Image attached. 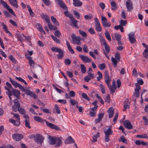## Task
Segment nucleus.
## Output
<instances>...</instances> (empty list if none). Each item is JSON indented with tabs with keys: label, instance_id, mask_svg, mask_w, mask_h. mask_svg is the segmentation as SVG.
<instances>
[{
	"label": "nucleus",
	"instance_id": "nucleus-19",
	"mask_svg": "<svg viewBox=\"0 0 148 148\" xmlns=\"http://www.w3.org/2000/svg\"><path fill=\"white\" fill-rule=\"evenodd\" d=\"M9 121L10 123H12L13 125L15 126H18L20 123V121H16L12 118L10 119Z\"/></svg>",
	"mask_w": 148,
	"mask_h": 148
},
{
	"label": "nucleus",
	"instance_id": "nucleus-50",
	"mask_svg": "<svg viewBox=\"0 0 148 148\" xmlns=\"http://www.w3.org/2000/svg\"><path fill=\"white\" fill-rule=\"evenodd\" d=\"M136 137L140 138H147V134H144L143 135H137Z\"/></svg>",
	"mask_w": 148,
	"mask_h": 148
},
{
	"label": "nucleus",
	"instance_id": "nucleus-8",
	"mask_svg": "<svg viewBox=\"0 0 148 148\" xmlns=\"http://www.w3.org/2000/svg\"><path fill=\"white\" fill-rule=\"evenodd\" d=\"M125 5L128 12H131L133 9V5L131 0H127L126 2Z\"/></svg>",
	"mask_w": 148,
	"mask_h": 148
},
{
	"label": "nucleus",
	"instance_id": "nucleus-16",
	"mask_svg": "<svg viewBox=\"0 0 148 148\" xmlns=\"http://www.w3.org/2000/svg\"><path fill=\"white\" fill-rule=\"evenodd\" d=\"M70 19L72 23L70 24L71 26L75 28H78V27L77 24V21L76 20L73 16L70 18Z\"/></svg>",
	"mask_w": 148,
	"mask_h": 148
},
{
	"label": "nucleus",
	"instance_id": "nucleus-1",
	"mask_svg": "<svg viewBox=\"0 0 148 148\" xmlns=\"http://www.w3.org/2000/svg\"><path fill=\"white\" fill-rule=\"evenodd\" d=\"M10 81L15 88L18 87L20 89L25 92V94L28 95L30 96L31 97L35 99H36L37 98V95L34 92L30 90L25 89L24 88L21 84L17 83L14 80L12 79L11 78H9Z\"/></svg>",
	"mask_w": 148,
	"mask_h": 148
},
{
	"label": "nucleus",
	"instance_id": "nucleus-24",
	"mask_svg": "<svg viewBox=\"0 0 148 148\" xmlns=\"http://www.w3.org/2000/svg\"><path fill=\"white\" fill-rule=\"evenodd\" d=\"M1 24L3 27V29L4 31L6 33H8L9 36H12V34L7 29L8 27L6 25L3 23H2Z\"/></svg>",
	"mask_w": 148,
	"mask_h": 148
},
{
	"label": "nucleus",
	"instance_id": "nucleus-41",
	"mask_svg": "<svg viewBox=\"0 0 148 148\" xmlns=\"http://www.w3.org/2000/svg\"><path fill=\"white\" fill-rule=\"evenodd\" d=\"M79 34H81L83 37L86 38L87 37V34L85 32L81 30H79Z\"/></svg>",
	"mask_w": 148,
	"mask_h": 148
},
{
	"label": "nucleus",
	"instance_id": "nucleus-45",
	"mask_svg": "<svg viewBox=\"0 0 148 148\" xmlns=\"http://www.w3.org/2000/svg\"><path fill=\"white\" fill-rule=\"evenodd\" d=\"M9 58L10 60L14 64H16V59L13 57L12 55H10L9 57Z\"/></svg>",
	"mask_w": 148,
	"mask_h": 148
},
{
	"label": "nucleus",
	"instance_id": "nucleus-53",
	"mask_svg": "<svg viewBox=\"0 0 148 148\" xmlns=\"http://www.w3.org/2000/svg\"><path fill=\"white\" fill-rule=\"evenodd\" d=\"M14 105H15L16 106H18V108H20V104L19 102L18 101V100L17 99H16L14 100Z\"/></svg>",
	"mask_w": 148,
	"mask_h": 148
},
{
	"label": "nucleus",
	"instance_id": "nucleus-44",
	"mask_svg": "<svg viewBox=\"0 0 148 148\" xmlns=\"http://www.w3.org/2000/svg\"><path fill=\"white\" fill-rule=\"evenodd\" d=\"M51 50L53 51L58 52H60L62 50H61L60 49L56 47H52L51 48Z\"/></svg>",
	"mask_w": 148,
	"mask_h": 148
},
{
	"label": "nucleus",
	"instance_id": "nucleus-36",
	"mask_svg": "<svg viewBox=\"0 0 148 148\" xmlns=\"http://www.w3.org/2000/svg\"><path fill=\"white\" fill-rule=\"evenodd\" d=\"M51 37L53 40L56 43L58 44H60V40L59 39H58L55 36H54L53 35H51Z\"/></svg>",
	"mask_w": 148,
	"mask_h": 148
},
{
	"label": "nucleus",
	"instance_id": "nucleus-9",
	"mask_svg": "<svg viewBox=\"0 0 148 148\" xmlns=\"http://www.w3.org/2000/svg\"><path fill=\"white\" fill-rule=\"evenodd\" d=\"M13 138L16 141L21 140L24 137L23 135L21 134L15 133L12 135Z\"/></svg>",
	"mask_w": 148,
	"mask_h": 148
},
{
	"label": "nucleus",
	"instance_id": "nucleus-47",
	"mask_svg": "<svg viewBox=\"0 0 148 148\" xmlns=\"http://www.w3.org/2000/svg\"><path fill=\"white\" fill-rule=\"evenodd\" d=\"M119 23L120 24V25L123 27V26H125L127 24V21L126 20L121 19L119 22Z\"/></svg>",
	"mask_w": 148,
	"mask_h": 148
},
{
	"label": "nucleus",
	"instance_id": "nucleus-25",
	"mask_svg": "<svg viewBox=\"0 0 148 148\" xmlns=\"http://www.w3.org/2000/svg\"><path fill=\"white\" fill-rule=\"evenodd\" d=\"M73 4L75 7H79L82 5V2H80L79 0H73Z\"/></svg>",
	"mask_w": 148,
	"mask_h": 148
},
{
	"label": "nucleus",
	"instance_id": "nucleus-55",
	"mask_svg": "<svg viewBox=\"0 0 148 148\" xmlns=\"http://www.w3.org/2000/svg\"><path fill=\"white\" fill-rule=\"evenodd\" d=\"M13 110L15 112H16L18 111V110L20 108H18V106H16L15 105H13L12 107Z\"/></svg>",
	"mask_w": 148,
	"mask_h": 148
},
{
	"label": "nucleus",
	"instance_id": "nucleus-57",
	"mask_svg": "<svg viewBox=\"0 0 148 148\" xmlns=\"http://www.w3.org/2000/svg\"><path fill=\"white\" fill-rule=\"evenodd\" d=\"M11 114H12L14 117L17 119V121H20V116L18 114L14 113L12 112Z\"/></svg>",
	"mask_w": 148,
	"mask_h": 148
},
{
	"label": "nucleus",
	"instance_id": "nucleus-46",
	"mask_svg": "<svg viewBox=\"0 0 148 148\" xmlns=\"http://www.w3.org/2000/svg\"><path fill=\"white\" fill-rule=\"evenodd\" d=\"M16 79L20 81V82H22L23 83H24L25 85H27V84L26 82L22 78H21V77H16Z\"/></svg>",
	"mask_w": 148,
	"mask_h": 148
},
{
	"label": "nucleus",
	"instance_id": "nucleus-4",
	"mask_svg": "<svg viewBox=\"0 0 148 148\" xmlns=\"http://www.w3.org/2000/svg\"><path fill=\"white\" fill-rule=\"evenodd\" d=\"M106 127L108 129H105L103 130L105 134V142H108L110 140V136L112 134L113 131L111 128V125L107 126Z\"/></svg>",
	"mask_w": 148,
	"mask_h": 148
},
{
	"label": "nucleus",
	"instance_id": "nucleus-54",
	"mask_svg": "<svg viewBox=\"0 0 148 148\" xmlns=\"http://www.w3.org/2000/svg\"><path fill=\"white\" fill-rule=\"evenodd\" d=\"M44 3V4L47 6L50 5L51 4V3L49 0H41Z\"/></svg>",
	"mask_w": 148,
	"mask_h": 148
},
{
	"label": "nucleus",
	"instance_id": "nucleus-17",
	"mask_svg": "<svg viewBox=\"0 0 148 148\" xmlns=\"http://www.w3.org/2000/svg\"><path fill=\"white\" fill-rule=\"evenodd\" d=\"M71 37L73 41L77 42L76 44L77 45H78L81 40V37L79 36L76 37L75 35L73 34L71 35Z\"/></svg>",
	"mask_w": 148,
	"mask_h": 148
},
{
	"label": "nucleus",
	"instance_id": "nucleus-31",
	"mask_svg": "<svg viewBox=\"0 0 148 148\" xmlns=\"http://www.w3.org/2000/svg\"><path fill=\"white\" fill-rule=\"evenodd\" d=\"M119 142L121 141L123 143H125V144H127V140L125 139L124 136L123 135L121 136V137L119 139Z\"/></svg>",
	"mask_w": 148,
	"mask_h": 148
},
{
	"label": "nucleus",
	"instance_id": "nucleus-42",
	"mask_svg": "<svg viewBox=\"0 0 148 148\" xmlns=\"http://www.w3.org/2000/svg\"><path fill=\"white\" fill-rule=\"evenodd\" d=\"M4 88L7 91V92H6V94L7 95H12V90L11 91V90L10 89L8 88L6 86H5Z\"/></svg>",
	"mask_w": 148,
	"mask_h": 148
},
{
	"label": "nucleus",
	"instance_id": "nucleus-39",
	"mask_svg": "<svg viewBox=\"0 0 148 148\" xmlns=\"http://www.w3.org/2000/svg\"><path fill=\"white\" fill-rule=\"evenodd\" d=\"M25 122V126L26 127L29 128H30L31 127L30 126V123L29 121L25 119L24 120Z\"/></svg>",
	"mask_w": 148,
	"mask_h": 148
},
{
	"label": "nucleus",
	"instance_id": "nucleus-61",
	"mask_svg": "<svg viewBox=\"0 0 148 148\" xmlns=\"http://www.w3.org/2000/svg\"><path fill=\"white\" fill-rule=\"evenodd\" d=\"M40 110L43 111L44 112L47 113H50L51 112H50L47 109H44L42 107L40 108Z\"/></svg>",
	"mask_w": 148,
	"mask_h": 148
},
{
	"label": "nucleus",
	"instance_id": "nucleus-32",
	"mask_svg": "<svg viewBox=\"0 0 148 148\" xmlns=\"http://www.w3.org/2000/svg\"><path fill=\"white\" fill-rule=\"evenodd\" d=\"M111 60L112 63L113 64L114 66L115 67H116L117 66V63L118 62H118V60L114 58L113 57H112Z\"/></svg>",
	"mask_w": 148,
	"mask_h": 148
},
{
	"label": "nucleus",
	"instance_id": "nucleus-6",
	"mask_svg": "<svg viewBox=\"0 0 148 148\" xmlns=\"http://www.w3.org/2000/svg\"><path fill=\"white\" fill-rule=\"evenodd\" d=\"M43 137L40 134H36L34 136L35 141L38 144H41L43 142Z\"/></svg>",
	"mask_w": 148,
	"mask_h": 148
},
{
	"label": "nucleus",
	"instance_id": "nucleus-62",
	"mask_svg": "<svg viewBox=\"0 0 148 148\" xmlns=\"http://www.w3.org/2000/svg\"><path fill=\"white\" fill-rule=\"evenodd\" d=\"M3 12L6 17L10 18V14L7 10L4 11Z\"/></svg>",
	"mask_w": 148,
	"mask_h": 148
},
{
	"label": "nucleus",
	"instance_id": "nucleus-28",
	"mask_svg": "<svg viewBox=\"0 0 148 148\" xmlns=\"http://www.w3.org/2000/svg\"><path fill=\"white\" fill-rule=\"evenodd\" d=\"M111 6L112 7L111 9L113 10H114L117 8V6L115 2L113 0H112L111 3Z\"/></svg>",
	"mask_w": 148,
	"mask_h": 148
},
{
	"label": "nucleus",
	"instance_id": "nucleus-2",
	"mask_svg": "<svg viewBox=\"0 0 148 148\" xmlns=\"http://www.w3.org/2000/svg\"><path fill=\"white\" fill-rule=\"evenodd\" d=\"M34 119L36 121L41 123H44L45 122H46L47 126L51 128L57 130H60V128L57 126L51 123H50L46 120L42 119L39 116H34Z\"/></svg>",
	"mask_w": 148,
	"mask_h": 148
},
{
	"label": "nucleus",
	"instance_id": "nucleus-33",
	"mask_svg": "<svg viewBox=\"0 0 148 148\" xmlns=\"http://www.w3.org/2000/svg\"><path fill=\"white\" fill-rule=\"evenodd\" d=\"M38 26V29L40 32L42 33H43L44 34H45V33L42 28V27L41 25L39 23L37 25Z\"/></svg>",
	"mask_w": 148,
	"mask_h": 148
},
{
	"label": "nucleus",
	"instance_id": "nucleus-29",
	"mask_svg": "<svg viewBox=\"0 0 148 148\" xmlns=\"http://www.w3.org/2000/svg\"><path fill=\"white\" fill-rule=\"evenodd\" d=\"M100 133L98 132L96 135H94L93 137V139L92 140V142L94 143L96 142L97 141V138L99 136Z\"/></svg>",
	"mask_w": 148,
	"mask_h": 148
},
{
	"label": "nucleus",
	"instance_id": "nucleus-22",
	"mask_svg": "<svg viewBox=\"0 0 148 148\" xmlns=\"http://www.w3.org/2000/svg\"><path fill=\"white\" fill-rule=\"evenodd\" d=\"M89 55L92 57L94 59H96V56L95 54L96 55H98L99 53L97 49H95L94 50V51H90L89 53Z\"/></svg>",
	"mask_w": 148,
	"mask_h": 148
},
{
	"label": "nucleus",
	"instance_id": "nucleus-56",
	"mask_svg": "<svg viewBox=\"0 0 148 148\" xmlns=\"http://www.w3.org/2000/svg\"><path fill=\"white\" fill-rule=\"evenodd\" d=\"M54 35L55 37L58 38H59L61 35V33L58 30H56L54 32Z\"/></svg>",
	"mask_w": 148,
	"mask_h": 148
},
{
	"label": "nucleus",
	"instance_id": "nucleus-40",
	"mask_svg": "<svg viewBox=\"0 0 148 148\" xmlns=\"http://www.w3.org/2000/svg\"><path fill=\"white\" fill-rule=\"evenodd\" d=\"M105 81L107 85L109 87V83L110 82L111 79L109 77H104Z\"/></svg>",
	"mask_w": 148,
	"mask_h": 148
},
{
	"label": "nucleus",
	"instance_id": "nucleus-15",
	"mask_svg": "<svg viewBox=\"0 0 148 148\" xmlns=\"http://www.w3.org/2000/svg\"><path fill=\"white\" fill-rule=\"evenodd\" d=\"M102 41L104 46L105 49L106 51V52L107 54H108L110 50V47L107 44L104 39L103 38L102 39Z\"/></svg>",
	"mask_w": 148,
	"mask_h": 148
},
{
	"label": "nucleus",
	"instance_id": "nucleus-30",
	"mask_svg": "<svg viewBox=\"0 0 148 148\" xmlns=\"http://www.w3.org/2000/svg\"><path fill=\"white\" fill-rule=\"evenodd\" d=\"M51 19L52 22L56 25L59 26V23L54 17L51 16Z\"/></svg>",
	"mask_w": 148,
	"mask_h": 148
},
{
	"label": "nucleus",
	"instance_id": "nucleus-48",
	"mask_svg": "<svg viewBox=\"0 0 148 148\" xmlns=\"http://www.w3.org/2000/svg\"><path fill=\"white\" fill-rule=\"evenodd\" d=\"M81 72L83 73H84L86 72V68L85 66L83 64H81Z\"/></svg>",
	"mask_w": 148,
	"mask_h": 148
},
{
	"label": "nucleus",
	"instance_id": "nucleus-58",
	"mask_svg": "<svg viewBox=\"0 0 148 148\" xmlns=\"http://www.w3.org/2000/svg\"><path fill=\"white\" fill-rule=\"evenodd\" d=\"M88 32L91 34H94L95 32L94 29L92 27H90L88 30Z\"/></svg>",
	"mask_w": 148,
	"mask_h": 148
},
{
	"label": "nucleus",
	"instance_id": "nucleus-21",
	"mask_svg": "<svg viewBox=\"0 0 148 148\" xmlns=\"http://www.w3.org/2000/svg\"><path fill=\"white\" fill-rule=\"evenodd\" d=\"M18 39L20 41H23L24 40V37L25 36L23 34H21L19 33H17L16 34Z\"/></svg>",
	"mask_w": 148,
	"mask_h": 148
},
{
	"label": "nucleus",
	"instance_id": "nucleus-27",
	"mask_svg": "<svg viewBox=\"0 0 148 148\" xmlns=\"http://www.w3.org/2000/svg\"><path fill=\"white\" fill-rule=\"evenodd\" d=\"M9 1L14 7L16 8H18V6L17 4V2L16 0H9Z\"/></svg>",
	"mask_w": 148,
	"mask_h": 148
},
{
	"label": "nucleus",
	"instance_id": "nucleus-38",
	"mask_svg": "<svg viewBox=\"0 0 148 148\" xmlns=\"http://www.w3.org/2000/svg\"><path fill=\"white\" fill-rule=\"evenodd\" d=\"M59 53V54L57 55L58 58V59H61L63 57L64 51L62 50Z\"/></svg>",
	"mask_w": 148,
	"mask_h": 148
},
{
	"label": "nucleus",
	"instance_id": "nucleus-26",
	"mask_svg": "<svg viewBox=\"0 0 148 148\" xmlns=\"http://www.w3.org/2000/svg\"><path fill=\"white\" fill-rule=\"evenodd\" d=\"M108 112L109 114V118H111L113 116L114 113L112 108V107L109 108L108 110Z\"/></svg>",
	"mask_w": 148,
	"mask_h": 148
},
{
	"label": "nucleus",
	"instance_id": "nucleus-34",
	"mask_svg": "<svg viewBox=\"0 0 148 148\" xmlns=\"http://www.w3.org/2000/svg\"><path fill=\"white\" fill-rule=\"evenodd\" d=\"M105 35L106 38L109 41H111V40L110 35L109 32L107 31H106L105 32Z\"/></svg>",
	"mask_w": 148,
	"mask_h": 148
},
{
	"label": "nucleus",
	"instance_id": "nucleus-11",
	"mask_svg": "<svg viewBox=\"0 0 148 148\" xmlns=\"http://www.w3.org/2000/svg\"><path fill=\"white\" fill-rule=\"evenodd\" d=\"M55 1L57 3L59 6L63 9L66 10H68L67 6L62 0H55Z\"/></svg>",
	"mask_w": 148,
	"mask_h": 148
},
{
	"label": "nucleus",
	"instance_id": "nucleus-7",
	"mask_svg": "<svg viewBox=\"0 0 148 148\" xmlns=\"http://www.w3.org/2000/svg\"><path fill=\"white\" fill-rule=\"evenodd\" d=\"M95 21L96 30L98 32H101L102 31V29L98 19L97 18H95Z\"/></svg>",
	"mask_w": 148,
	"mask_h": 148
},
{
	"label": "nucleus",
	"instance_id": "nucleus-49",
	"mask_svg": "<svg viewBox=\"0 0 148 148\" xmlns=\"http://www.w3.org/2000/svg\"><path fill=\"white\" fill-rule=\"evenodd\" d=\"M143 54L144 55L145 58H148V49H145Z\"/></svg>",
	"mask_w": 148,
	"mask_h": 148
},
{
	"label": "nucleus",
	"instance_id": "nucleus-14",
	"mask_svg": "<svg viewBox=\"0 0 148 148\" xmlns=\"http://www.w3.org/2000/svg\"><path fill=\"white\" fill-rule=\"evenodd\" d=\"M124 126L128 129H132L133 128L130 122L128 120H125L124 122Z\"/></svg>",
	"mask_w": 148,
	"mask_h": 148
},
{
	"label": "nucleus",
	"instance_id": "nucleus-59",
	"mask_svg": "<svg viewBox=\"0 0 148 148\" xmlns=\"http://www.w3.org/2000/svg\"><path fill=\"white\" fill-rule=\"evenodd\" d=\"M99 67L101 70H103L106 68V65L104 63H102L99 64Z\"/></svg>",
	"mask_w": 148,
	"mask_h": 148
},
{
	"label": "nucleus",
	"instance_id": "nucleus-51",
	"mask_svg": "<svg viewBox=\"0 0 148 148\" xmlns=\"http://www.w3.org/2000/svg\"><path fill=\"white\" fill-rule=\"evenodd\" d=\"M55 109L56 110V112L58 114H60L61 112L59 107L57 104H56L55 106Z\"/></svg>",
	"mask_w": 148,
	"mask_h": 148
},
{
	"label": "nucleus",
	"instance_id": "nucleus-10",
	"mask_svg": "<svg viewBox=\"0 0 148 148\" xmlns=\"http://www.w3.org/2000/svg\"><path fill=\"white\" fill-rule=\"evenodd\" d=\"M101 20V23L104 27H108L111 26V23L110 22H107L108 21L106 17L102 16Z\"/></svg>",
	"mask_w": 148,
	"mask_h": 148
},
{
	"label": "nucleus",
	"instance_id": "nucleus-13",
	"mask_svg": "<svg viewBox=\"0 0 148 148\" xmlns=\"http://www.w3.org/2000/svg\"><path fill=\"white\" fill-rule=\"evenodd\" d=\"M79 57L84 62L90 63L91 61V59L88 58L87 56L80 54L79 55Z\"/></svg>",
	"mask_w": 148,
	"mask_h": 148
},
{
	"label": "nucleus",
	"instance_id": "nucleus-60",
	"mask_svg": "<svg viewBox=\"0 0 148 148\" xmlns=\"http://www.w3.org/2000/svg\"><path fill=\"white\" fill-rule=\"evenodd\" d=\"M64 62L66 65H69L71 64V61L69 59L67 58L65 60Z\"/></svg>",
	"mask_w": 148,
	"mask_h": 148
},
{
	"label": "nucleus",
	"instance_id": "nucleus-37",
	"mask_svg": "<svg viewBox=\"0 0 148 148\" xmlns=\"http://www.w3.org/2000/svg\"><path fill=\"white\" fill-rule=\"evenodd\" d=\"M19 113L22 115L26 114V112L25 110L23 109L22 107L19 108L18 110Z\"/></svg>",
	"mask_w": 148,
	"mask_h": 148
},
{
	"label": "nucleus",
	"instance_id": "nucleus-20",
	"mask_svg": "<svg viewBox=\"0 0 148 148\" xmlns=\"http://www.w3.org/2000/svg\"><path fill=\"white\" fill-rule=\"evenodd\" d=\"M12 93L13 95L15 96L17 99H19L20 97V92L16 89H13L12 90Z\"/></svg>",
	"mask_w": 148,
	"mask_h": 148
},
{
	"label": "nucleus",
	"instance_id": "nucleus-43",
	"mask_svg": "<svg viewBox=\"0 0 148 148\" xmlns=\"http://www.w3.org/2000/svg\"><path fill=\"white\" fill-rule=\"evenodd\" d=\"M82 97H83L85 99L87 100V101H90V99L88 96L86 94L84 93H83L82 94Z\"/></svg>",
	"mask_w": 148,
	"mask_h": 148
},
{
	"label": "nucleus",
	"instance_id": "nucleus-64",
	"mask_svg": "<svg viewBox=\"0 0 148 148\" xmlns=\"http://www.w3.org/2000/svg\"><path fill=\"white\" fill-rule=\"evenodd\" d=\"M114 35L117 41L119 40H120L121 38V36L119 34H115Z\"/></svg>",
	"mask_w": 148,
	"mask_h": 148
},
{
	"label": "nucleus",
	"instance_id": "nucleus-5",
	"mask_svg": "<svg viewBox=\"0 0 148 148\" xmlns=\"http://www.w3.org/2000/svg\"><path fill=\"white\" fill-rule=\"evenodd\" d=\"M0 1L1 3L2 4L4 8L7 9L14 16H16V15L14 12L11 8H10V6L7 4L6 2L4 1L3 0H0Z\"/></svg>",
	"mask_w": 148,
	"mask_h": 148
},
{
	"label": "nucleus",
	"instance_id": "nucleus-18",
	"mask_svg": "<svg viewBox=\"0 0 148 148\" xmlns=\"http://www.w3.org/2000/svg\"><path fill=\"white\" fill-rule=\"evenodd\" d=\"M75 141L71 136H69L64 141L66 144H70L75 143Z\"/></svg>",
	"mask_w": 148,
	"mask_h": 148
},
{
	"label": "nucleus",
	"instance_id": "nucleus-3",
	"mask_svg": "<svg viewBox=\"0 0 148 148\" xmlns=\"http://www.w3.org/2000/svg\"><path fill=\"white\" fill-rule=\"evenodd\" d=\"M48 138L49 139V143L50 145H53L56 144L55 147H59L62 144V140L58 137L49 136Z\"/></svg>",
	"mask_w": 148,
	"mask_h": 148
},
{
	"label": "nucleus",
	"instance_id": "nucleus-52",
	"mask_svg": "<svg viewBox=\"0 0 148 148\" xmlns=\"http://www.w3.org/2000/svg\"><path fill=\"white\" fill-rule=\"evenodd\" d=\"M70 102L72 106H75L77 103L75 100L71 98L70 99Z\"/></svg>",
	"mask_w": 148,
	"mask_h": 148
},
{
	"label": "nucleus",
	"instance_id": "nucleus-12",
	"mask_svg": "<svg viewBox=\"0 0 148 148\" xmlns=\"http://www.w3.org/2000/svg\"><path fill=\"white\" fill-rule=\"evenodd\" d=\"M129 38L130 42L131 44L134 43L136 41V39L135 38V34L134 32H132L130 33L129 35Z\"/></svg>",
	"mask_w": 148,
	"mask_h": 148
},
{
	"label": "nucleus",
	"instance_id": "nucleus-63",
	"mask_svg": "<svg viewBox=\"0 0 148 148\" xmlns=\"http://www.w3.org/2000/svg\"><path fill=\"white\" fill-rule=\"evenodd\" d=\"M143 119L144 120V124L146 125H148V119L146 118V117L144 116L143 117Z\"/></svg>",
	"mask_w": 148,
	"mask_h": 148
},
{
	"label": "nucleus",
	"instance_id": "nucleus-23",
	"mask_svg": "<svg viewBox=\"0 0 148 148\" xmlns=\"http://www.w3.org/2000/svg\"><path fill=\"white\" fill-rule=\"evenodd\" d=\"M40 16L42 18L44 19L47 23L49 22L50 18L49 16L44 14H42L40 15Z\"/></svg>",
	"mask_w": 148,
	"mask_h": 148
},
{
	"label": "nucleus",
	"instance_id": "nucleus-35",
	"mask_svg": "<svg viewBox=\"0 0 148 148\" xmlns=\"http://www.w3.org/2000/svg\"><path fill=\"white\" fill-rule=\"evenodd\" d=\"M64 14L67 17H68L70 19L73 17V15L71 13H69V12L67 10L64 12Z\"/></svg>",
	"mask_w": 148,
	"mask_h": 148
}]
</instances>
